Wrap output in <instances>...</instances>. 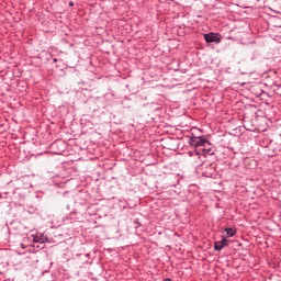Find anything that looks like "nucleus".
<instances>
[{
    "label": "nucleus",
    "instance_id": "2",
    "mask_svg": "<svg viewBox=\"0 0 281 281\" xmlns=\"http://www.w3.org/2000/svg\"><path fill=\"white\" fill-rule=\"evenodd\" d=\"M204 40L206 43H221V37L216 33H205Z\"/></svg>",
    "mask_w": 281,
    "mask_h": 281
},
{
    "label": "nucleus",
    "instance_id": "7",
    "mask_svg": "<svg viewBox=\"0 0 281 281\" xmlns=\"http://www.w3.org/2000/svg\"><path fill=\"white\" fill-rule=\"evenodd\" d=\"M134 225H135L136 229H137V227H142V223H139V220H135Z\"/></svg>",
    "mask_w": 281,
    "mask_h": 281
},
{
    "label": "nucleus",
    "instance_id": "6",
    "mask_svg": "<svg viewBox=\"0 0 281 281\" xmlns=\"http://www.w3.org/2000/svg\"><path fill=\"white\" fill-rule=\"evenodd\" d=\"M34 243H45V237L43 235L42 236L36 235L34 237Z\"/></svg>",
    "mask_w": 281,
    "mask_h": 281
},
{
    "label": "nucleus",
    "instance_id": "4",
    "mask_svg": "<svg viewBox=\"0 0 281 281\" xmlns=\"http://www.w3.org/2000/svg\"><path fill=\"white\" fill-rule=\"evenodd\" d=\"M200 150L202 151V155H214V149L212 148L202 147Z\"/></svg>",
    "mask_w": 281,
    "mask_h": 281
},
{
    "label": "nucleus",
    "instance_id": "3",
    "mask_svg": "<svg viewBox=\"0 0 281 281\" xmlns=\"http://www.w3.org/2000/svg\"><path fill=\"white\" fill-rule=\"evenodd\" d=\"M229 246V240L227 238H223L220 241L214 243V249L215 251H222L224 247Z\"/></svg>",
    "mask_w": 281,
    "mask_h": 281
},
{
    "label": "nucleus",
    "instance_id": "10",
    "mask_svg": "<svg viewBox=\"0 0 281 281\" xmlns=\"http://www.w3.org/2000/svg\"><path fill=\"white\" fill-rule=\"evenodd\" d=\"M257 1L260 3V2H262V1H265V0H257Z\"/></svg>",
    "mask_w": 281,
    "mask_h": 281
},
{
    "label": "nucleus",
    "instance_id": "8",
    "mask_svg": "<svg viewBox=\"0 0 281 281\" xmlns=\"http://www.w3.org/2000/svg\"><path fill=\"white\" fill-rule=\"evenodd\" d=\"M69 7H70V8H74V2H69Z\"/></svg>",
    "mask_w": 281,
    "mask_h": 281
},
{
    "label": "nucleus",
    "instance_id": "9",
    "mask_svg": "<svg viewBox=\"0 0 281 281\" xmlns=\"http://www.w3.org/2000/svg\"><path fill=\"white\" fill-rule=\"evenodd\" d=\"M53 61H54V63H58V59H57V58H54Z\"/></svg>",
    "mask_w": 281,
    "mask_h": 281
},
{
    "label": "nucleus",
    "instance_id": "5",
    "mask_svg": "<svg viewBox=\"0 0 281 281\" xmlns=\"http://www.w3.org/2000/svg\"><path fill=\"white\" fill-rule=\"evenodd\" d=\"M225 232L228 238H232V236L236 235V231L234 228H225Z\"/></svg>",
    "mask_w": 281,
    "mask_h": 281
},
{
    "label": "nucleus",
    "instance_id": "1",
    "mask_svg": "<svg viewBox=\"0 0 281 281\" xmlns=\"http://www.w3.org/2000/svg\"><path fill=\"white\" fill-rule=\"evenodd\" d=\"M190 146H193V148H203L205 144H210V140L201 137V136H193L189 139Z\"/></svg>",
    "mask_w": 281,
    "mask_h": 281
}]
</instances>
